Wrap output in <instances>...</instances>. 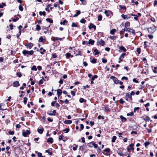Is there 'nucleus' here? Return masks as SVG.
<instances>
[{"instance_id": "nucleus-4", "label": "nucleus", "mask_w": 157, "mask_h": 157, "mask_svg": "<svg viewBox=\"0 0 157 157\" xmlns=\"http://www.w3.org/2000/svg\"><path fill=\"white\" fill-rule=\"evenodd\" d=\"M125 98L126 100L128 101H131L132 100V96L129 94L127 93L126 94L125 96Z\"/></svg>"}, {"instance_id": "nucleus-41", "label": "nucleus", "mask_w": 157, "mask_h": 157, "mask_svg": "<svg viewBox=\"0 0 157 157\" xmlns=\"http://www.w3.org/2000/svg\"><path fill=\"white\" fill-rule=\"evenodd\" d=\"M94 52H95V53L94 54L95 55H98V54H99V52L98 51V50L96 49H95L94 50Z\"/></svg>"}, {"instance_id": "nucleus-43", "label": "nucleus", "mask_w": 157, "mask_h": 157, "mask_svg": "<svg viewBox=\"0 0 157 157\" xmlns=\"http://www.w3.org/2000/svg\"><path fill=\"white\" fill-rule=\"evenodd\" d=\"M24 103L25 104H26L27 103L28 99L26 97H24Z\"/></svg>"}, {"instance_id": "nucleus-8", "label": "nucleus", "mask_w": 157, "mask_h": 157, "mask_svg": "<svg viewBox=\"0 0 157 157\" xmlns=\"http://www.w3.org/2000/svg\"><path fill=\"white\" fill-rule=\"evenodd\" d=\"M20 86V84L18 81H16L13 82V86L14 87H17Z\"/></svg>"}, {"instance_id": "nucleus-61", "label": "nucleus", "mask_w": 157, "mask_h": 157, "mask_svg": "<svg viewBox=\"0 0 157 157\" xmlns=\"http://www.w3.org/2000/svg\"><path fill=\"white\" fill-rule=\"evenodd\" d=\"M119 101L120 103L122 104H123L124 102V101L122 99H121Z\"/></svg>"}, {"instance_id": "nucleus-44", "label": "nucleus", "mask_w": 157, "mask_h": 157, "mask_svg": "<svg viewBox=\"0 0 157 157\" xmlns=\"http://www.w3.org/2000/svg\"><path fill=\"white\" fill-rule=\"evenodd\" d=\"M150 144V142L149 141H146L144 143L145 147H147V146L149 145Z\"/></svg>"}, {"instance_id": "nucleus-59", "label": "nucleus", "mask_w": 157, "mask_h": 157, "mask_svg": "<svg viewBox=\"0 0 157 157\" xmlns=\"http://www.w3.org/2000/svg\"><path fill=\"white\" fill-rule=\"evenodd\" d=\"M128 79V78L127 77H125V76H123V77L121 78V80H127Z\"/></svg>"}, {"instance_id": "nucleus-56", "label": "nucleus", "mask_w": 157, "mask_h": 157, "mask_svg": "<svg viewBox=\"0 0 157 157\" xmlns=\"http://www.w3.org/2000/svg\"><path fill=\"white\" fill-rule=\"evenodd\" d=\"M104 151L106 152H110V149L109 148H107L104 150Z\"/></svg>"}, {"instance_id": "nucleus-22", "label": "nucleus", "mask_w": 157, "mask_h": 157, "mask_svg": "<svg viewBox=\"0 0 157 157\" xmlns=\"http://www.w3.org/2000/svg\"><path fill=\"white\" fill-rule=\"evenodd\" d=\"M68 23V21L66 20H65L63 21H61L60 22V24L61 25H65L66 24Z\"/></svg>"}, {"instance_id": "nucleus-7", "label": "nucleus", "mask_w": 157, "mask_h": 157, "mask_svg": "<svg viewBox=\"0 0 157 157\" xmlns=\"http://www.w3.org/2000/svg\"><path fill=\"white\" fill-rule=\"evenodd\" d=\"M147 30L149 33H152L155 31V29L154 28L150 27L147 28Z\"/></svg>"}, {"instance_id": "nucleus-29", "label": "nucleus", "mask_w": 157, "mask_h": 157, "mask_svg": "<svg viewBox=\"0 0 157 157\" xmlns=\"http://www.w3.org/2000/svg\"><path fill=\"white\" fill-rule=\"evenodd\" d=\"M130 23L129 22L127 21L125 23V28H127V27L130 26Z\"/></svg>"}, {"instance_id": "nucleus-52", "label": "nucleus", "mask_w": 157, "mask_h": 157, "mask_svg": "<svg viewBox=\"0 0 157 157\" xmlns=\"http://www.w3.org/2000/svg\"><path fill=\"white\" fill-rule=\"evenodd\" d=\"M16 75L19 77H21L22 76L21 73L20 72L17 73Z\"/></svg>"}, {"instance_id": "nucleus-24", "label": "nucleus", "mask_w": 157, "mask_h": 157, "mask_svg": "<svg viewBox=\"0 0 157 157\" xmlns=\"http://www.w3.org/2000/svg\"><path fill=\"white\" fill-rule=\"evenodd\" d=\"M86 146L85 144H84L83 145L80 146L79 147V149L82 150H83L85 149V147Z\"/></svg>"}, {"instance_id": "nucleus-20", "label": "nucleus", "mask_w": 157, "mask_h": 157, "mask_svg": "<svg viewBox=\"0 0 157 157\" xmlns=\"http://www.w3.org/2000/svg\"><path fill=\"white\" fill-rule=\"evenodd\" d=\"M110 13V11H109L105 10L104 12L105 14H106L107 17H109V16Z\"/></svg>"}, {"instance_id": "nucleus-21", "label": "nucleus", "mask_w": 157, "mask_h": 157, "mask_svg": "<svg viewBox=\"0 0 157 157\" xmlns=\"http://www.w3.org/2000/svg\"><path fill=\"white\" fill-rule=\"evenodd\" d=\"M120 118L121 120L122 121V122H124L126 120V118L124 117L122 115H121L120 116Z\"/></svg>"}, {"instance_id": "nucleus-42", "label": "nucleus", "mask_w": 157, "mask_h": 157, "mask_svg": "<svg viewBox=\"0 0 157 157\" xmlns=\"http://www.w3.org/2000/svg\"><path fill=\"white\" fill-rule=\"evenodd\" d=\"M119 6L121 9H124L125 10H126V8L125 6L120 5Z\"/></svg>"}, {"instance_id": "nucleus-50", "label": "nucleus", "mask_w": 157, "mask_h": 157, "mask_svg": "<svg viewBox=\"0 0 157 157\" xmlns=\"http://www.w3.org/2000/svg\"><path fill=\"white\" fill-rule=\"evenodd\" d=\"M66 57L67 58H68L71 56V54L69 53H67L66 54Z\"/></svg>"}, {"instance_id": "nucleus-64", "label": "nucleus", "mask_w": 157, "mask_h": 157, "mask_svg": "<svg viewBox=\"0 0 157 157\" xmlns=\"http://www.w3.org/2000/svg\"><path fill=\"white\" fill-rule=\"evenodd\" d=\"M37 155L38 157H41L42 156V154L41 153L38 152Z\"/></svg>"}, {"instance_id": "nucleus-11", "label": "nucleus", "mask_w": 157, "mask_h": 157, "mask_svg": "<svg viewBox=\"0 0 157 157\" xmlns=\"http://www.w3.org/2000/svg\"><path fill=\"white\" fill-rule=\"evenodd\" d=\"M94 41L92 40L91 39H90L89 41L88 42V44H91V45H93L94 44Z\"/></svg>"}, {"instance_id": "nucleus-46", "label": "nucleus", "mask_w": 157, "mask_h": 157, "mask_svg": "<svg viewBox=\"0 0 157 157\" xmlns=\"http://www.w3.org/2000/svg\"><path fill=\"white\" fill-rule=\"evenodd\" d=\"M98 118L99 119H104V117L103 116H101V115H99L98 117Z\"/></svg>"}, {"instance_id": "nucleus-17", "label": "nucleus", "mask_w": 157, "mask_h": 157, "mask_svg": "<svg viewBox=\"0 0 157 157\" xmlns=\"http://www.w3.org/2000/svg\"><path fill=\"white\" fill-rule=\"evenodd\" d=\"M126 53H122L121 55L120 56L119 58V59H120L122 58H124V56H126Z\"/></svg>"}, {"instance_id": "nucleus-33", "label": "nucleus", "mask_w": 157, "mask_h": 157, "mask_svg": "<svg viewBox=\"0 0 157 157\" xmlns=\"http://www.w3.org/2000/svg\"><path fill=\"white\" fill-rule=\"evenodd\" d=\"M116 139V137L115 136H113L112 138L111 142L113 143L114 142Z\"/></svg>"}, {"instance_id": "nucleus-63", "label": "nucleus", "mask_w": 157, "mask_h": 157, "mask_svg": "<svg viewBox=\"0 0 157 157\" xmlns=\"http://www.w3.org/2000/svg\"><path fill=\"white\" fill-rule=\"evenodd\" d=\"M109 38L113 40H115V36H110Z\"/></svg>"}, {"instance_id": "nucleus-60", "label": "nucleus", "mask_w": 157, "mask_h": 157, "mask_svg": "<svg viewBox=\"0 0 157 157\" xmlns=\"http://www.w3.org/2000/svg\"><path fill=\"white\" fill-rule=\"evenodd\" d=\"M102 62L103 63H105L107 62V60L103 58L102 59Z\"/></svg>"}, {"instance_id": "nucleus-19", "label": "nucleus", "mask_w": 157, "mask_h": 157, "mask_svg": "<svg viewBox=\"0 0 157 157\" xmlns=\"http://www.w3.org/2000/svg\"><path fill=\"white\" fill-rule=\"evenodd\" d=\"M119 49L124 52H125L126 51V49L124 46H121L119 48Z\"/></svg>"}, {"instance_id": "nucleus-16", "label": "nucleus", "mask_w": 157, "mask_h": 157, "mask_svg": "<svg viewBox=\"0 0 157 157\" xmlns=\"http://www.w3.org/2000/svg\"><path fill=\"white\" fill-rule=\"evenodd\" d=\"M45 40V39L43 38L42 36H40L39 40V41L40 42H44Z\"/></svg>"}, {"instance_id": "nucleus-26", "label": "nucleus", "mask_w": 157, "mask_h": 157, "mask_svg": "<svg viewBox=\"0 0 157 157\" xmlns=\"http://www.w3.org/2000/svg\"><path fill=\"white\" fill-rule=\"evenodd\" d=\"M121 17L124 19H128V15H127L122 14Z\"/></svg>"}, {"instance_id": "nucleus-1", "label": "nucleus", "mask_w": 157, "mask_h": 157, "mask_svg": "<svg viewBox=\"0 0 157 157\" xmlns=\"http://www.w3.org/2000/svg\"><path fill=\"white\" fill-rule=\"evenodd\" d=\"M124 31H128L131 33L133 35H135V31L134 30L130 28H125L120 32V33L121 34H123Z\"/></svg>"}, {"instance_id": "nucleus-54", "label": "nucleus", "mask_w": 157, "mask_h": 157, "mask_svg": "<svg viewBox=\"0 0 157 157\" xmlns=\"http://www.w3.org/2000/svg\"><path fill=\"white\" fill-rule=\"evenodd\" d=\"M139 109H140V107H135L134 109V110H133L134 112H136V111L138 110Z\"/></svg>"}, {"instance_id": "nucleus-5", "label": "nucleus", "mask_w": 157, "mask_h": 157, "mask_svg": "<svg viewBox=\"0 0 157 157\" xmlns=\"http://www.w3.org/2000/svg\"><path fill=\"white\" fill-rule=\"evenodd\" d=\"M47 113L50 116H55L56 114V110H54L53 111H48Z\"/></svg>"}, {"instance_id": "nucleus-62", "label": "nucleus", "mask_w": 157, "mask_h": 157, "mask_svg": "<svg viewBox=\"0 0 157 157\" xmlns=\"http://www.w3.org/2000/svg\"><path fill=\"white\" fill-rule=\"evenodd\" d=\"M43 83V81L42 79H40V80L39 82V85L42 84Z\"/></svg>"}, {"instance_id": "nucleus-28", "label": "nucleus", "mask_w": 157, "mask_h": 157, "mask_svg": "<svg viewBox=\"0 0 157 157\" xmlns=\"http://www.w3.org/2000/svg\"><path fill=\"white\" fill-rule=\"evenodd\" d=\"M81 13L80 11V10H77V13L76 14H75L73 16L74 17H77L78 15H79Z\"/></svg>"}, {"instance_id": "nucleus-45", "label": "nucleus", "mask_w": 157, "mask_h": 157, "mask_svg": "<svg viewBox=\"0 0 157 157\" xmlns=\"http://www.w3.org/2000/svg\"><path fill=\"white\" fill-rule=\"evenodd\" d=\"M96 59H93L91 61V62L92 63H95L96 62Z\"/></svg>"}, {"instance_id": "nucleus-37", "label": "nucleus", "mask_w": 157, "mask_h": 157, "mask_svg": "<svg viewBox=\"0 0 157 157\" xmlns=\"http://www.w3.org/2000/svg\"><path fill=\"white\" fill-rule=\"evenodd\" d=\"M31 70H33V71L34 70V71H36L37 70V69L36 68V66H35V65H34L32 67Z\"/></svg>"}, {"instance_id": "nucleus-13", "label": "nucleus", "mask_w": 157, "mask_h": 157, "mask_svg": "<svg viewBox=\"0 0 157 157\" xmlns=\"http://www.w3.org/2000/svg\"><path fill=\"white\" fill-rule=\"evenodd\" d=\"M57 94L58 97L60 95L62 94V90L60 89H58L57 90Z\"/></svg>"}, {"instance_id": "nucleus-6", "label": "nucleus", "mask_w": 157, "mask_h": 157, "mask_svg": "<svg viewBox=\"0 0 157 157\" xmlns=\"http://www.w3.org/2000/svg\"><path fill=\"white\" fill-rule=\"evenodd\" d=\"M30 133V131L28 130H27L26 131H24L22 132V135L24 137H26L27 135H29Z\"/></svg>"}, {"instance_id": "nucleus-48", "label": "nucleus", "mask_w": 157, "mask_h": 157, "mask_svg": "<svg viewBox=\"0 0 157 157\" xmlns=\"http://www.w3.org/2000/svg\"><path fill=\"white\" fill-rule=\"evenodd\" d=\"M98 78V76L97 75H95L93 76L91 78L92 80L94 81L95 78Z\"/></svg>"}, {"instance_id": "nucleus-58", "label": "nucleus", "mask_w": 157, "mask_h": 157, "mask_svg": "<svg viewBox=\"0 0 157 157\" xmlns=\"http://www.w3.org/2000/svg\"><path fill=\"white\" fill-rule=\"evenodd\" d=\"M71 93L73 96H74L75 95V91H71Z\"/></svg>"}, {"instance_id": "nucleus-12", "label": "nucleus", "mask_w": 157, "mask_h": 157, "mask_svg": "<svg viewBox=\"0 0 157 157\" xmlns=\"http://www.w3.org/2000/svg\"><path fill=\"white\" fill-rule=\"evenodd\" d=\"M44 129L42 127H41L40 129L38 128L37 129V132H38L39 133H40V134H41L43 133V131H44Z\"/></svg>"}, {"instance_id": "nucleus-27", "label": "nucleus", "mask_w": 157, "mask_h": 157, "mask_svg": "<svg viewBox=\"0 0 157 157\" xmlns=\"http://www.w3.org/2000/svg\"><path fill=\"white\" fill-rule=\"evenodd\" d=\"M45 11H40L39 13V14L40 16H42V15H43L44 16H45Z\"/></svg>"}, {"instance_id": "nucleus-9", "label": "nucleus", "mask_w": 157, "mask_h": 157, "mask_svg": "<svg viewBox=\"0 0 157 157\" xmlns=\"http://www.w3.org/2000/svg\"><path fill=\"white\" fill-rule=\"evenodd\" d=\"M98 45L104 46L105 45V42L102 39L97 42Z\"/></svg>"}, {"instance_id": "nucleus-39", "label": "nucleus", "mask_w": 157, "mask_h": 157, "mask_svg": "<svg viewBox=\"0 0 157 157\" xmlns=\"http://www.w3.org/2000/svg\"><path fill=\"white\" fill-rule=\"evenodd\" d=\"M102 16L100 15L98 16V19L99 21H101L102 19Z\"/></svg>"}, {"instance_id": "nucleus-57", "label": "nucleus", "mask_w": 157, "mask_h": 157, "mask_svg": "<svg viewBox=\"0 0 157 157\" xmlns=\"http://www.w3.org/2000/svg\"><path fill=\"white\" fill-rule=\"evenodd\" d=\"M63 135H61L59 137V140H62L63 138Z\"/></svg>"}, {"instance_id": "nucleus-55", "label": "nucleus", "mask_w": 157, "mask_h": 157, "mask_svg": "<svg viewBox=\"0 0 157 157\" xmlns=\"http://www.w3.org/2000/svg\"><path fill=\"white\" fill-rule=\"evenodd\" d=\"M134 114L132 112H131L130 113H128L127 114V116H132Z\"/></svg>"}, {"instance_id": "nucleus-32", "label": "nucleus", "mask_w": 157, "mask_h": 157, "mask_svg": "<svg viewBox=\"0 0 157 157\" xmlns=\"http://www.w3.org/2000/svg\"><path fill=\"white\" fill-rule=\"evenodd\" d=\"M40 27L39 25H36V29L38 30L39 31L40 30Z\"/></svg>"}, {"instance_id": "nucleus-18", "label": "nucleus", "mask_w": 157, "mask_h": 157, "mask_svg": "<svg viewBox=\"0 0 157 157\" xmlns=\"http://www.w3.org/2000/svg\"><path fill=\"white\" fill-rule=\"evenodd\" d=\"M110 109L109 108L108 106L106 105L105 107V112L107 113L109 111Z\"/></svg>"}, {"instance_id": "nucleus-25", "label": "nucleus", "mask_w": 157, "mask_h": 157, "mask_svg": "<svg viewBox=\"0 0 157 157\" xmlns=\"http://www.w3.org/2000/svg\"><path fill=\"white\" fill-rule=\"evenodd\" d=\"M53 40H60L61 41L62 40V38H59L57 37H53Z\"/></svg>"}, {"instance_id": "nucleus-23", "label": "nucleus", "mask_w": 157, "mask_h": 157, "mask_svg": "<svg viewBox=\"0 0 157 157\" xmlns=\"http://www.w3.org/2000/svg\"><path fill=\"white\" fill-rule=\"evenodd\" d=\"M72 121L71 120H65L64 121V123L65 124H70L72 123Z\"/></svg>"}, {"instance_id": "nucleus-15", "label": "nucleus", "mask_w": 157, "mask_h": 157, "mask_svg": "<svg viewBox=\"0 0 157 157\" xmlns=\"http://www.w3.org/2000/svg\"><path fill=\"white\" fill-rule=\"evenodd\" d=\"M53 139L52 137L49 138L47 140V142L52 144L53 142Z\"/></svg>"}, {"instance_id": "nucleus-3", "label": "nucleus", "mask_w": 157, "mask_h": 157, "mask_svg": "<svg viewBox=\"0 0 157 157\" xmlns=\"http://www.w3.org/2000/svg\"><path fill=\"white\" fill-rule=\"evenodd\" d=\"M110 78L111 79H113V80L115 84H118L119 83V80L118 79L113 76H112L110 77Z\"/></svg>"}, {"instance_id": "nucleus-38", "label": "nucleus", "mask_w": 157, "mask_h": 157, "mask_svg": "<svg viewBox=\"0 0 157 157\" xmlns=\"http://www.w3.org/2000/svg\"><path fill=\"white\" fill-rule=\"evenodd\" d=\"M69 128H67L66 129H63V131L65 133L68 132L69 131Z\"/></svg>"}, {"instance_id": "nucleus-53", "label": "nucleus", "mask_w": 157, "mask_h": 157, "mask_svg": "<svg viewBox=\"0 0 157 157\" xmlns=\"http://www.w3.org/2000/svg\"><path fill=\"white\" fill-rule=\"evenodd\" d=\"M77 25H76L74 22H73L72 23V25H71V27H77Z\"/></svg>"}, {"instance_id": "nucleus-51", "label": "nucleus", "mask_w": 157, "mask_h": 157, "mask_svg": "<svg viewBox=\"0 0 157 157\" xmlns=\"http://www.w3.org/2000/svg\"><path fill=\"white\" fill-rule=\"evenodd\" d=\"M136 52L138 54H140V48H137L136 49Z\"/></svg>"}, {"instance_id": "nucleus-36", "label": "nucleus", "mask_w": 157, "mask_h": 157, "mask_svg": "<svg viewBox=\"0 0 157 157\" xmlns=\"http://www.w3.org/2000/svg\"><path fill=\"white\" fill-rule=\"evenodd\" d=\"M144 119L146 121H149L150 120V118L148 116H147Z\"/></svg>"}, {"instance_id": "nucleus-47", "label": "nucleus", "mask_w": 157, "mask_h": 157, "mask_svg": "<svg viewBox=\"0 0 157 157\" xmlns=\"http://www.w3.org/2000/svg\"><path fill=\"white\" fill-rule=\"evenodd\" d=\"M86 21V20L84 19H82L80 21V22L82 23H85Z\"/></svg>"}, {"instance_id": "nucleus-49", "label": "nucleus", "mask_w": 157, "mask_h": 157, "mask_svg": "<svg viewBox=\"0 0 157 157\" xmlns=\"http://www.w3.org/2000/svg\"><path fill=\"white\" fill-rule=\"evenodd\" d=\"M19 10L21 11H23V8L22 6H21V5H20L19 6Z\"/></svg>"}, {"instance_id": "nucleus-40", "label": "nucleus", "mask_w": 157, "mask_h": 157, "mask_svg": "<svg viewBox=\"0 0 157 157\" xmlns=\"http://www.w3.org/2000/svg\"><path fill=\"white\" fill-rule=\"evenodd\" d=\"M130 15L132 16H135V17H134V19L135 20H138V18L137 17V16L136 15L133 14L132 13H131Z\"/></svg>"}, {"instance_id": "nucleus-34", "label": "nucleus", "mask_w": 157, "mask_h": 157, "mask_svg": "<svg viewBox=\"0 0 157 157\" xmlns=\"http://www.w3.org/2000/svg\"><path fill=\"white\" fill-rule=\"evenodd\" d=\"M134 146V144H131L129 145V147H130V148L131 149V150H133L134 148L133 147V146Z\"/></svg>"}, {"instance_id": "nucleus-35", "label": "nucleus", "mask_w": 157, "mask_h": 157, "mask_svg": "<svg viewBox=\"0 0 157 157\" xmlns=\"http://www.w3.org/2000/svg\"><path fill=\"white\" fill-rule=\"evenodd\" d=\"M46 21H48L50 23H53V20L51 19L50 18H48L46 19Z\"/></svg>"}, {"instance_id": "nucleus-2", "label": "nucleus", "mask_w": 157, "mask_h": 157, "mask_svg": "<svg viewBox=\"0 0 157 157\" xmlns=\"http://www.w3.org/2000/svg\"><path fill=\"white\" fill-rule=\"evenodd\" d=\"M33 53L34 52L33 50L28 51L25 50H24L22 51V53L25 56H26L27 55H32Z\"/></svg>"}, {"instance_id": "nucleus-31", "label": "nucleus", "mask_w": 157, "mask_h": 157, "mask_svg": "<svg viewBox=\"0 0 157 157\" xmlns=\"http://www.w3.org/2000/svg\"><path fill=\"white\" fill-rule=\"evenodd\" d=\"M116 31V30L115 29H113L110 31V33L111 34L113 35Z\"/></svg>"}, {"instance_id": "nucleus-30", "label": "nucleus", "mask_w": 157, "mask_h": 157, "mask_svg": "<svg viewBox=\"0 0 157 157\" xmlns=\"http://www.w3.org/2000/svg\"><path fill=\"white\" fill-rule=\"evenodd\" d=\"M79 102L81 103H83L84 102H86V101L84 99L82 98H80L79 99Z\"/></svg>"}, {"instance_id": "nucleus-10", "label": "nucleus", "mask_w": 157, "mask_h": 157, "mask_svg": "<svg viewBox=\"0 0 157 157\" xmlns=\"http://www.w3.org/2000/svg\"><path fill=\"white\" fill-rule=\"evenodd\" d=\"M33 45V44L32 43H29V44L25 45V46L27 48L30 49L31 48Z\"/></svg>"}, {"instance_id": "nucleus-14", "label": "nucleus", "mask_w": 157, "mask_h": 157, "mask_svg": "<svg viewBox=\"0 0 157 157\" xmlns=\"http://www.w3.org/2000/svg\"><path fill=\"white\" fill-rule=\"evenodd\" d=\"M94 142H91L89 143H88L87 144V145L89 147H93V145L94 144Z\"/></svg>"}]
</instances>
